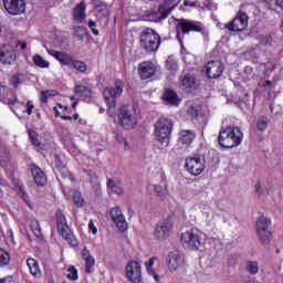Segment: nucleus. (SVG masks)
Masks as SVG:
<instances>
[{"label":"nucleus","instance_id":"393cba45","mask_svg":"<svg viewBox=\"0 0 283 283\" xmlns=\"http://www.w3.org/2000/svg\"><path fill=\"white\" fill-rule=\"evenodd\" d=\"M82 258L85 262V271L87 273H91L92 269H94V264H96V261L94 260V256L90 254V250H87V248H84L82 250Z\"/></svg>","mask_w":283,"mask_h":283},{"label":"nucleus","instance_id":"412c9836","mask_svg":"<svg viewBox=\"0 0 283 283\" xmlns=\"http://www.w3.org/2000/svg\"><path fill=\"white\" fill-rule=\"evenodd\" d=\"M156 74V65L151 62H142L139 64V75L142 78H151Z\"/></svg>","mask_w":283,"mask_h":283},{"label":"nucleus","instance_id":"de8ad7c7","mask_svg":"<svg viewBox=\"0 0 283 283\" xmlns=\"http://www.w3.org/2000/svg\"><path fill=\"white\" fill-rule=\"evenodd\" d=\"M256 127L259 132H264L266 127H269V123L266 122V119H260L256 124Z\"/></svg>","mask_w":283,"mask_h":283},{"label":"nucleus","instance_id":"cd10ccee","mask_svg":"<svg viewBox=\"0 0 283 283\" xmlns=\"http://www.w3.org/2000/svg\"><path fill=\"white\" fill-rule=\"evenodd\" d=\"M170 12L171 11L163 12V7H159L158 11H153L149 13L148 19H149V21H153L154 23H158L159 21H163V19H167V17H169Z\"/></svg>","mask_w":283,"mask_h":283},{"label":"nucleus","instance_id":"0eeeda50","mask_svg":"<svg viewBox=\"0 0 283 283\" xmlns=\"http://www.w3.org/2000/svg\"><path fill=\"white\" fill-rule=\"evenodd\" d=\"M140 48L145 52H156L160 48V34L153 29H146L140 35Z\"/></svg>","mask_w":283,"mask_h":283},{"label":"nucleus","instance_id":"473e14b6","mask_svg":"<svg viewBox=\"0 0 283 283\" xmlns=\"http://www.w3.org/2000/svg\"><path fill=\"white\" fill-rule=\"evenodd\" d=\"M75 94H78V96H82L83 98H91L92 97V88L77 84L75 85Z\"/></svg>","mask_w":283,"mask_h":283},{"label":"nucleus","instance_id":"f3484780","mask_svg":"<svg viewBox=\"0 0 283 283\" xmlns=\"http://www.w3.org/2000/svg\"><path fill=\"white\" fill-rule=\"evenodd\" d=\"M3 6L9 14H23L25 12V2L23 0H3Z\"/></svg>","mask_w":283,"mask_h":283},{"label":"nucleus","instance_id":"3c124183","mask_svg":"<svg viewBox=\"0 0 283 283\" xmlns=\"http://www.w3.org/2000/svg\"><path fill=\"white\" fill-rule=\"evenodd\" d=\"M21 198L28 205V207H30V209L34 207V205L30 201V197L25 192H21Z\"/></svg>","mask_w":283,"mask_h":283},{"label":"nucleus","instance_id":"dca6fc26","mask_svg":"<svg viewBox=\"0 0 283 283\" xmlns=\"http://www.w3.org/2000/svg\"><path fill=\"white\" fill-rule=\"evenodd\" d=\"M167 264L169 271L174 273L185 266V256H182L178 251L170 252L167 256Z\"/></svg>","mask_w":283,"mask_h":283},{"label":"nucleus","instance_id":"09e8293b","mask_svg":"<svg viewBox=\"0 0 283 283\" xmlns=\"http://www.w3.org/2000/svg\"><path fill=\"white\" fill-rule=\"evenodd\" d=\"M31 229H32L34 235H36V238H39V235H41V229L39 228V222L38 221H33L31 223Z\"/></svg>","mask_w":283,"mask_h":283},{"label":"nucleus","instance_id":"a211bd4d","mask_svg":"<svg viewBox=\"0 0 283 283\" xmlns=\"http://www.w3.org/2000/svg\"><path fill=\"white\" fill-rule=\"evenodd\" d=\"M0 61L7 65H11L17 61V51L10 44H4L0 48Z\"/></svg>","mask_w":283,"mask_h":283},{"label":"nucleus","instance_id":"39448f33","mask_svg":"<svg viewBox=\"0 0 283 283\" xmlns=\"http://www.w3.org/2000/svg\"><path fill=\"white\" fill-rule=\"evenodd\" d=\"M123 90H125V86L123 85L122 81L115 82L114 86H108L104 90V101L108 105V114L109 116H115V108H116V98H119V96L123 94Z\"/></svg>","mask_w":283,"mask_h":283},{"label":"nucleus","instance_id":"9d476101","mask_svg":"<svg viewBox=\"0 0 283 283\" xmlns=\"http://www.w3.org/2000/svg\"><path fill=\"white\" fill-rule=\"evenodd\" d=\"M172 229H174V222H171V220L169 219L158 222L155 226V230H154L155 240H159V242H164V240H167V238L171 235Z\"/></svg>","mask_w":283,"mask_h":283},{"label":"nucleus","instance_id":"bb28decb","mask_svg":"<svg viewBox=\"0 0 283 283\" xmlns=\"http://www.w3.org/2000/svg\"><path fill=\"white\" fill-rule=\"evenodd\" d=\"M193 138H196V135L191 130H181L179 133V143L185 147H189L193 143Z\"/></svg>","mask_w":283,"mask_h":283},{"label":"nucleus","instance_id":"4c0bfd02","mask_svg":"<svg viewBox=\"0 0 283 283\" xmlns=\"http://www.w3.org/2000/svg\"><path fill=\"white\" fill-rule=\"evenodd\" d=\"M108 187L113 193H116L117 196H123V185L116 184L114 180H108Z\"/></svg>","mask_w":283,"mask_h":283},{"label":"nucleus","instance_id":"c756f323","mask_svg":"<svg viewBox=\"0 0 283 283\" xmlns=\"http://www.w3.org/2000/svg\"><path fill=\"white\" fill-rule=\"evenodd\" d=\"M27 266L33 277H41V269L39 268V262H36V260H27Z\"/></svg>","mask_w":283,"mask_h":283},{"label":"nucleus","instance_id":"e433bc0d","mask_svg":"<svg viewBox=\"0 0 283 283\" xmlns=\"http://www.w3.org/2000/svg\"><path fill=\"white\" fill-rule=\"evenodd\" d=\"M247 266V271L248 273H250V275H258V273L260 272V265L258 263V261H248L245 263Z\"/></svg>","mask_w":283,"mask_h":283},{"label":"nucleus","instance_id":"a19ab883","mask_svg":"<svg viewBox=\"0 0 283 283\" xmlns=\"http://www.w3.org/2000/svg\"><path fill=\"white\" fill-rule=\"evenodd\" d=\"M71 67H74V70H77V72H87V64H85L83 61L73 60Z\"/></svg>","mask_w":283,"mask_h":283},{"label":"nucleus","instance_id":"4be33fe9","mask_svg":"<svg viewBox=\"0 0 283 283\" xmlns=\"http://www.w3.org/2000/svg\"><path fill=\"white\" fill-rule=\"evenodd\" d=\"M85 10H87V4H85V1L80 2L73 10L74 21H77V23H83L86 17Z\"/></svg>","mask_w":283,"mask_h":283},{"label":"nucleus","instance_id":"37998d69","mask_svg":"<svg viewBox=\"0 0 283 283\" xmlns=\"http://www.w3.org/2000/svg\"><path fill=\"white\" fill-rule=\"evenodd\" d=\"M51 96H56V91H42L40 101H42V103H48V99L51 98Z\"/></svg>","mask_w":283,"mask_h":283},{"label":"nucleus","instance_id":"2eb2a0df","mask_svg":"<svg viewBox=\"0 0 283 283\" xmlns=\"http://www.w3.org/2000/svg\"><path fill=\"white\" fill-rule=\"evenodd\" d=\"M56 224H57V231L60 235L64 240H72V230H70V226H67V219H65V216L63 212L56 213Z\"/></svg>","mask_w":283,"mask_h":283},{"label":"nucleus","instance_id":"0e129e2a","mask_svg":"<svg viewBox=\"0 0 283 283\" xmlns=\"http://www.w3.org/2000/svg\"><path fill=\"white\" fill-rule=\"evenodd\" d=\"M276 6L283 10V0H275Z\"/></svg>","mask_w":283,"mask_h":283},{"label":"nucleus","instance_id":"774afa93","mask_svg":"<svg viewBox=\"0 0 283 283\" xmlns=\"http://www.w3.org/2000/svg\"><path fill=\"white\" fill-rule=\"evenodd\" d=\"M0 283H6V279H0Z\"/></svg>","mask_w":283,"mask_h":283},{"label":"nucleus","instance_id":"b1692460","mask_svg":"<svg viewBox=\"0 0 283 283\" xmlns=\"http://www.w3.org/2000/svg\"><path fill=\"white\" fill-rule=\"evenodd\" d=\"M181 81V88L189 91L196 87V77L191 75V73H184L180 77Z\"/></svg>","mask_w":283,"mask_h":283},{"label":"nucleus","instance_id":"7c9ffc66","mask_svg":"<svg viewBox=\"0 0 283 283\" xmlns=\"http://www.w3.org/2000/svg\"><path fill=\"white\" fill-rule=\"evenodd\" d=\"M95 14L99 21H103L105 18L109 17V9L106 4L99 3L95 7Z\"/></svg>","mask_w":283,"mask_h":283},{"label":"nucleus","instance_id":"13d9d810","mask_svg":"<svg viewBox=\"0 0 283 283\" xmlns=\"http://www.w3.org/2000/svg\"><path fill=\"white\" fill-rule=\"evenodd\" d=\"M184 61H185V63H191V61H193V55H191L189 53L184 55Z\"/></svg>","mask_w":283,"mask_h":283},{"label":"nucleus","instance_id":"c03bdc74","mask_svg":"<svg viewBox=\"0 0 283 283\" xmlns=\"http://www.w3.org/2000/svg\"><path fill=\"white\" fill-rule=\"evenodd\" d=\"M154 191L159 198L167 196V188L165 186H154Z\"/></svg>","mask_w":283,"mask_h":283},{"label":"nucleus","instance_id":"338daca9","mask_svg":"<svg viewBox=\"0 0 283 283\" xmlns=\"http://www.w3.org/2000/svg\"><path fill=\"white\" fill-rule=\"evenodd\" d=\"M6 103H10L11 105H14V103H17V99L15 98H13L12 101H6Z\"/></svg>","mask_w":283,"mask_h":283},{"label":"nucleus","instance_id":"1a4fd4ad","mask_svg":"<svg viewBox=\"0 0 283 283\" xmlns=\"http://www.w3.org/2000/svg\"><path fill=\"white\" fill-rule=\"evenodd\" d=\"M181 34H189V32H202L205 33V25L199 21L193 20H179L177 24V36Z\"/></svg>","mask_w":283,"mask_h":283},{"label":"nucleus","instance_id":"a18cd8bd","mask_svg":"<svg viewBox=\"0 0 283 283\" xmlns=\"http://www.w3.org/2000/svg\"><path fill=\"white\" fill-rule=\"evenodd\" d=\"M67 277L69 280H78V271L74 266H71L67 271Z\"/></svg>","mask_w":283,"mask_h":283},{"label":"nucleus","instance_id":"4468645a","mask_svg":"<svg viewBox=\"0 0 283 283\" xmlns=\"http://www.w3.org/2000/svg\"><path fill=\"white\" fill-rule=\"evenodd\" d=\"M109 216L118 231H120L122 233L127 231V220L125 219V214H123V210H120V208H112L109 211Z\"/></svg>","mask_w":283,"mask_h":283},{"label":"nucleus","instance_id":"680f3d73","mask_svg":"<svg viewBox=\"0 0 283 283\" xmlns=\"http://www.w3.org/2000/svg\"><path fill=\"white\" fill-rule=\"evenodd\" d=\"M210 244H220V240L212 238V239H210Z\"/></svg>","mask_w":283,"mask_h":283},{"label":"nucleus","instance_id":"423d86ee","mask_svg":"<svg viewBox=\"0 0 283 283\" xmlns=\"http://www.w3.org/2000/svg\"><path fill=\"white\" fill-rule=\"evenodd\" d=\"M171 129H174V123L167 117H160L155 124V136L161 145H165V147L169 145Z\"/></svg>","mask_w":283,"mask_h":283},{"label":"nucleus","instance_id":"7ed1b4c3","mask_svg":"<svg viewBox=\"0 0 283 283\" xmlns=\"http://www.w3.org/2000/svg\"><path fill=\"white\" fill-rule=\"evenodd\" d=\"M118 123L124 129H134L138 123V112L134 105H122L117 114Z\"/></svg>","mask_w":283,"mask_h":283},{"label":"nucleus","instance_id":"f8f14e48","mask_svg":"<svg viewBox=\"0 0 283 283\" xmlns=\"http://www.w3.org/2000/svg\"><path fill=\"white\" fill-rule=\"evenodd\" d=\"M186 169L191 176H200L205 171V159L200 156L186 158Z\"/></svg>","mask_w":283,"mask_h":283},{"label":"nucleus","instance_id":"c9c22d12","mask_svg":"<svg viewBox=\"0 0 283 283\" xmlns=\"http://www.w3.org/2000/svg\"><path fill=\"white\" fill-rule=\"evenodd\" d=\"M29 138L34 147H38V149H43V144H41V137H39V134L35 133L34 129L29 130Z\"/></svg>","mask_w":283,"mask_h":283},{"label":"nucleus","instance_id":"20e7f679","mask_svg":"<svg viewBox=\"0 0 283 283\" xmlns=\"http://www.w3.org/2000/svg\"><path fill=\"white\" fill-rule=\"evenodd\" d=\"M202 235L207 238V234L196 228L188 229L181 233V244L186 249L198 251L202 247Z\"/></svg>","mask_w":283,"mask_h":283},{"label":"nucleus","instance_id":"603ef678","mask_svg":"<svg viewBox=\"0 0 283 283\" xmlns=\"http://www.w3.org/2000/svg\"><path fill=\"white\" fill-rule=\"evenodd\" d=\"M88 28L92 30L93 34L95 36H98V29H96V22L94 21H88Z\"/></svg>","mask_w":283,"mask_h":283},{"label":"nucleus","instance_id":"f704fd0d","mask_svg":"<svg viewBox=\"0 0 283 283\" xmlns=\"http://www.w3.org/2000/svg\"><path fill=\"white\" fill-rule=\"evenodd\" d=\"M32 61L36 67H41L42 70H48V67H50V62L39 54H34Z\"/></svg>","mask_w":283,"mask_h":283},{"label":"nucleus","instance_id":"8fccbe9b","mask_svg":"<svg viewBox=\"0 0 283 283\" xmlns=\"http://www.w3.org/2000/svg\"><path fill=\"white\" fill-rule=\"evenodd\" d=\"M20 84H21V77L19 76V74L13 75L11 78V85H13V87H19Z\"/></svg>","mask_w":283,"mask_h":283},{"label":"nucleus","instance_id":"69168bd1","mask_svg":"<svg viewBox=\"0 0 283 283\" xmlns=\"http://www.w3.org/2000/svg\"><path fill=\"white\" fill-rule=\"evenodd\" d=\"M245 72H248V74H251V72H253V69H251V66L245 67Z\"/></svg>","mask_w":283,"mask_h":283},{"label":"nucleus","instance_id":"6e6d98bb","mask_svg":"<svg viewBox=\"0 0 283 283\" xmlns=\"http://www.w3.org/2000/svg\"><path fill=\"white\" fill-rule=\"evenodd\" d=\"M32 109H34V103L32 101L27 102V114L32 116Z\"/></svg>","mask_w":283,"mask_h":283},{"label":"nucleus","instance_id":"f03ea898","mask_svg":"<svg viewBox=\"0 0 283 283\" xmlns=\"http://www.w3.org/2000/svg\"><path fill=\"white\" fill-rule=\"evenodd\" d=\"M195 209H200L201 213L205 218V222L208 227H213L218 220H220L221 211L218 209L210 208L207 206V198L200 197V195H196L193 197Z\"/></svg>","mask_w":283,"mask_h":283},{"label":"nucleus","instance_id":"2f4dec72","mask_svg":"<svg viewBox=\"0 0 283 283\" xmlns=\"http://www.w3.org/2000/svg\"><path fill=\"white\" fill-rule=\"evenodd\" d=\"M53 109L55 112V116H60L62 120H72L71 116L65 115L66 112H70V108L67 106L59 104Z\"/></svg>","mask_w":283,"mask_h":283},{"label":"nucleus","instance_id":"ddd939ff","mask_svg":"<svg viewBox=\"0 0 283 283\" xmlns=\"http://www.w3.org/2000/svg\"><path fill=\"white\" fill-rule=\"evenodd\" d=\"M249 25V15L244 12H239L231 23L226 24V28L231 32H242Z\"/></svg>","mask_w":283,"mask_h":283},{"label":"nucleus","instance_id":"79ce46f5","mask_svg":"<svg viewBox=\"0 0 283 283\" xmlns=\"http://www.w3.org/2000/svg\"><path fill=\"white\" fill-rule=\"evenodd\" d=\"M8 165H10V154L1 153L0 154V166L6 169V168H8Z\"/></svg>","mask_w":283,"mask_h":283},{"label":"nucleus","instance_id":"72a5a7b5","mask_svg":"<svg viewBox=\"0 0 283 283\" xmlns=\"http://www.w3.org/2000/svg\"><path fill=\"white\" fill-rule=\"evenodd\" d=\"M158 260V258L154 256L150 258L146 263V271L149 275H153V277L156 280V282H158V274H156V270L154 269V264H156V261Z\"/></svg>","mask_w":283,"mask_h":283},{"label":"nucleus","instance_id":"6ab92c4d","mask_svg":"<svg viewBox=\"0 0 283 283\" xmlns=\"http://www.w3.org/2000/svg\"><path fill=\"white\" fill-rule=\"evenodd\" d=\"M205 72L208 78H218L219 76H222L224 67L222 66V63L219 61H210L205 66Z\"/></svg>","mask_w":283,"mask_h":283},{"label":"nucleus","instance_id":"9b49d317","mask_svg":"<svg viewBox=\"0 0 283 283\" xmlns=\"http://www.w3.org/2000/svg\"><path fill=\"white\" fill-rule=\"evenodd\" d=\"M126 277L128 282H132V283L143 282V266L138 261H130L127 263Z\"/></svg>","mask_w":283,"mask_h":283},{"label":"nucleus","instance_id":"aec40b11","mask_svg":"<svg viewBox=\"0 0 283 283\" xmlns=\"http://www.w3.org/2000/svg\"><path fill=\"white\" fill-rule=\"evenodd\" d=\"M46 52L50 56L59 61V63H62V65L71 66L74 63V57L67 52L54 51L52 49H46Z\"/></svg>","mask_w":283,"mask_h":283},{"label":"nucleus","instance_id":"a878e982","mask_svg":"<svg viewBox=\"0 0 283 283\" xmlns=\"http://www.w3.org/2000/svg\"><path fill=\"white\" fill-rule=\"evenodd\" d=\"M32 176L34 178V181L39 187H43L45 182H48V178L45 177V174H43V170L39 167H33L31 169Z\"/></svg>","mask_w":283,"mask_h":283},{"label":"nucleus","instance_id":"052dcab7","mask_svg":"<svg viewBox=\"0 0 283 283\" xmlns=\"http://www.w3.org/2000/svg\"><path fill=\"white\" fill-rule=\"evenodd\" d=\"M18 48L25 50V48H28V43L25 42H18Z\"/></svg>","mask_w":283,"mask_h":283},{"label":"nucleus","instance_id":"c85d7f7f","mask_svg":"<svg viewBox=\"0 0 283 283\" xmlns=\"http://www.w3.org/2000/svg\"><path fill=\"white\" fill-rule=\"evenodd\" d=\"M164 101L168 103V105L178 106L180 104V99L178 98V94L176 92L168 90L164 93Z\"/></svg>","mask_w":283,"mask_h":283},{"label":"nucleus","instance_id":"49530a36","mask_svg":"<svg viewBox=\"0 0 283 283\" xmlns=\"http://www.w3.org/2000/svg\"><path fill=\"white\" fill-rule=\"evenodd\" d=\"M198 111L196 109V108H193V107H191V108H189L188 111H187V116H188V118H190L191 120H196V118H198Z\"/></svg>","mask_w":283,"mask_h":283},{"label":"nucleus","instance_id":"f257e3e1","mask_svg":"<svg viewBox=\"0 0 283 283\" xmlns=\"http://www.w3.org/2000/svg\"><path fill=\"white\" fill-rule=\"evenodd\" d=\"M244 140V134L238 126H228L219 133V145L226 149H233L239 147Z\"/></svg>","mask_w":283,"mask_h":283},{"label":"nucleus","instance_id":"5701e85b","mask_svg":"<svg viewBox=\"0 0 283 283\" xmlns=\"http://www.w3.org/2000/svg\"><path fill=\"white\" fill-rule=\"evenodd\" d=\"M52 45H53V48L65 49V45H67V34H65V32H61V31L53 34Z\"/></svg>","mask_w":283,"mask_h":283},{"label":"nucleus","instance_id":"4d7b16f0","mask_svg":"<svg viewBox=\"0 0 283 283\" xmlns=\"http://www.w3.org/2000/svg\"><path fill=\"white\" fill-rule=\"evenodd\" d=\"M116 139L118 140V143H120V145H124V149H129V145L127 144V140H125V138L117 136Z\"/></svg>","mask_w":283,"mask_h":283},{"label":"nucleus","instance_id":"ea45409f","mask_svg":"<svg viewBox=\"0 0 283 283\" xmlns=\"http://www.w3.org/2000/svg\"><path fill=\"white\" fill-rule=\"evenodd\" d=\"M10 264V253L0 248V266H8Z\"/></svg>","mask_w":283,"mask_h":283},{"label":"nucleus","instance_id":"bf43d9fd","mask_svg":"<svg viewBox=\"0 0 283 283\" xmlns=\"http://www.w3.org/2000/svg\"><path fill=\"white\" fill-rule=\"evenodd\" d=\"M67 149H69L70 154H72V156H76V154H78V150L74 146L67 147Z\"/></svg>","mask_w":283,"mask_h":283},{"label":"nucleus","instance_id":"5fc2aeb1","mask_svg":"<svg viewBox=\"0 0 283 283\" xmlns=\"http://www.w3.org/2000/svg\"><path fill=\"white\" fill-rule=\"evenodd\" d=\"M88 231H91L93 235H96L98 233V229L96 228V226H94V221L92 220L88 222Z\"/></svg>","mask_w":283,"mask_h":283},{"label":"nucleus","instance_id":"e2e57ef3","mask_svg":"<svg viewBox=\"0 0 283 283\" xmlns=\"http://www.w3.org/2000/svg\"><path fill=\"white\" fill-rule=\"evenodd\" d=\"M184 6H189L190 8H193V7H196V2L185 1Z\"/></svg>","mask_w":283,"mask_h":283},{"label":"nucleus","instance_id":"58836bf2","mask_svg":"<svg viewBox=\"0 0 283 283\" xmlns=\"http://www.w3.org/2000/svg\"><path fill=\"white\" fill-rule=\"evenodd\" d=\"M73 202L75 207H77L78 209H81L82 207H85V199H83V196L78 191H75L73 193Z\"/></svg>","mask_w":283,"mask_h":283},{"label":"nucleus","instance_id":"6e6552de","mask_svg":"<svg viewBox=\"0 0 283 283\" xmlns=\"http://www.w3.org/2000/svg\"><path fill=\"white\" fill-rule=\"evenodd\" d=\"M271 220L269 218L261 216L256 220V235L261 242V244H270L271 240H273V233H271Z\"/></svg>","mask_w":283,"mask_h":283},{"label":"nucleus","instance_id":"864d4df0","mask_svg":"<svg viewBox=\"0 0 283 283\" xmlns=\"http://www.w3.org/2000/svg\"><path fill=\"white\" fill-rule=\"evenodd\" d=\"M254 191L258 196H262V193H264V190L262 189V184H260V181L254 185Z\"/></svg>","mask_w":283,"mask_h":283}]
</instances>
